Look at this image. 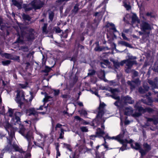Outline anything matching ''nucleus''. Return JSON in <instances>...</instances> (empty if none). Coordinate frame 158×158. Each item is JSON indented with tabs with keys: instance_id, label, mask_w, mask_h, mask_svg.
<instances>
[{
	"instance_id": "obj_56",
	"label": "nucleus",
	"mask_w": 158,
	"mask_h": 158,
	"mask_svg": "<svg viewBox=\"0 0 158 158\" xmlns=\"http://www.w3.org/2000/svg\"><path fill=\"white\" fill-rule=\"evenodd\" d=\"M145 96L147 99H148V102L150 103H152V100L151 97L148 96V94H146L145 95Z\"/></svg>"
},
{
	"instance_id": "obj_9",
	"label": "nucleus",
	"mask_w": 158,
	"mask_h": 158,
	"mask_svg": "<svg viewBox=\"0 0 158 158\" xmlns=\"http://www.w3.org/2000/svg\"><path fill=\"white\" fill-rule=\"evenodd\" d=\"M22 115V113L21 112H16L15 114V118H13V119L15 120H16L15 122V125H16V123H17L18 124H20L21 123V121H20V117Z\"/></svg>"
},
{
	"instance_id": "obj_31",
	"label": "nucleus",
	"mask_w": 158,
	"mask_h": 158,
	"mask_svg": "<svg viewBox=\"0 0 158 158\" xmlns=\"http://www.w3.org/2000/svg\"><path fill=\"white\" fill-rule=\"evenodd\" d=\"M145 111L146 112H147L149 113H153L154 110L153 109L148 107L145 108Z\"/></svg>"
},
{
	"instance_id": "obj_38",
	"label": "nucleus",
	"mask_w": 158,
	"mask_h": 158,
	"mask_svg": "<svg viewBox=\"0 0 158 158\" xmlns=\"http://www.w3.org/2000/svg\"><path fill=\"white\" fill-rule=\"evenodd\" d=\"M113 63L115 69H117L118 67H119L120 66V63L119 62L114 61Z\"/></svg>"
},
{
	"instance_id": "obj_47",
	"label": "nucleus",
	"mask_w": 158,
	"mask_h": 158,
	"mask_svg": "<svg viewBox=\"0 0 158 158\" xmlns=\"http://www.w3.org/2000/svg\"><path fill=\"white\" fill-rule=\"evenodd\" d=\"M81 130L82 132H87L88 131V129L86 127H81Z\"/></svg>"
},
{
	"instance_id": "obj_58",
	"label": "nucleus",
	"mask_w": 158,
	"mask_h": 158,
	"mask_svg": "<svg viewBox=\"0 0 158 158\" xmlns=\"http://www.w3.org/2000/svg\"><path fill=\"white\" fill-rule=\"evenodd\" d=\"M80 41L81 42H83L85 40V37L84 36V35L82 33L81 35L80 36Z\"/></svg>"
},
{
	"instance_id": "obj_23",
	"label": "nucleus",
	"mask_w": 158,
	"mask_h": 158,
	"mask_svg": "<svg viewBox=\"0 0 158 158\" xmlns=\"http://www.w3.org/2000/svg\"><path fill=\"white\" fill-rule=\"evenodd\" d=\"M63 148H66L69 150L70 152H72V148L71 145L70 144L67 143H63Z\"/></svg>"
},
{
	"instance_id": "obj_59",
	"label": "nucleus",
	"mask_w": 158,
	"mask_h": 158,
	"mask_svg": "<svg viewBox=\"0 0 158 158\" xmlns=\"http://www.w3.org/2000/svg\"><path fill=\"white\" fill-rule=\"evenodd\" d=\"M143 88L144 89L146 92L149 90V87L147 85H143Z\"/></svg>"
},
{
	"instance_id": "obj_52",
	"label": "nucleus",
	"mask_w": 158,
	"mask_h": 158,
	"mask_svg": "<svg viewBox=\"0 0 158 158\" xmlns=\"http://www.w3.org/2000/svg\"><path fill=\"white\" fill-rule=\"evenodd\" d=\"M104 63H101V66L103 68H105V67L103 66V64L106 65V64H109L110 62L107 60H104Z\"/></svg>"
},
{
	"instance_id": "obj_21",
	"label": "nucleus",
	"mask_w": 158,
	"mask_h": 158,
	"mask_svg": "<svg viewBox=\"0 0 158 158\" xmlns=\"http://www.w3.org/2000/svg\"><path fill=\"white\" fill-rule=\"evenodd\" d=\"M17 36H18L16 42L18 43H22L23 42V37L22 35H20L19 33L17 34Z\"/></svg>"
},
{
	"instance_id": "obj_24",
	"label": "nucleus",
	"mask_w": 158,
	"mask_h": 158,
	"mask_svg": "<svg viewBox=\"0 0 158 158\" xmlns=\"http://www.w3.org/2000/svg\"><path fill=\"white\" fill-rule=\"evenodd\" d=\"M79 4L77 3L74 6L73 9L72 10V11L75 14H77L79 10Z\"/></svg>"
},
{
	"instance_id": "obj_3",
	"label": "nucleus",
	"mask_w": 158,
	"mask_h": 158,
	"mask_svg": "<svg viewBox=\"0 0 158 158\" xmlns=\"http://www.w3.org/2000/svg\"><path fill=\"white\" fill-rule=\"evenodd\" d=\"M17 94L16 95V101L19 104V106L21 108H22V106L23 104V102L21 101V98L23 100L27 103L28 102V101L25 98L24 93L22 90L20 91L17 90L16 91Z\"/></svg>"
},
{
	"instance_id": "obj_19",
	"label": "nucleus",
	"mask_w": 158,
	"mask_h": 158,
	"mask_svg": "<svg viewBox=\"0 0 158 158\" xmlns=\"http://www.w3.org/2000/svg\"><path fill=\"white\" fill-rule=\"evenodd\" d=\"M134 107L137 110H138V112L141 113L142 114H144L146 113V111H145V108H143L141 106H139L135 105Z\"/></svg>"
},
{
	"instance_id": "obj_61",
	"label": "nucleus",
	"mask_w": 158,
	"mask_h": 158,
	"mask_svg": "<svg viewBox=\"0 0 158 158\" xmlns=\"http://www.w3.org/2000/svg\"><path fill=\"white\" fill-rule=\"evenodd\" d=\"M97 137H98L96 134L95 135H92L90 136V139L93 140H95V138Z\"/></svg>"
},
{
	"instance_id": "obj_20",
	"label": "nucleus",
	"mask_w": 158,
	"mask_h": 158,
	"mask_svg": "<svg viewBox=\"0 0 158 158\" xmlns=\"http://www.w3.org/2000/svg\"><path fill=\"white\" fill-rule=\"evenodd\" d=\"M13 4L15 6L17 7L18 9L20 10L22 8V5L16 0H12Z\"/></svg>"
},
{
	"instance_id": "obj_48",
	"label": "nucleus",
	"mask_w": 158,
	"mask_h": 158,
	"mask_svg": "<svg viewBox=\"0 0 158 158\" xmlns=\"http://www.w3.org/2000/svg\"><path fill=\"white\" fill-rule=\"evenodd\" d=\"M53 90L54 92V96H58L60 92V90L53 89Z\"/></svg>"
},
{
	"instance_id": "obj_7",
	"label": "nucleus",
	"mask_w": 158,
	"mask_h": 158,
	"mask_svg": "<svg viewBox=\"0 0 158 158\" xmlns=\"http://www.w3.org/2000/svg\"><path fill=\"white\" fill-rule=\"evenodd\" d=\"M141 27L142 30L145 32L146 30H152V27L151 25L146 22H143L141 25Z\"/></svg>"
},
{
	"instance_id": "obj_16",
	"label": "nucleus",
	"mask_w": 158,
	"mask_h": 158,
	"mask_svg": "<svg viewBox=\"0 0 158 158\" xmlns=\"http://www.w3.org/2000/svg\"><path fill=\"white\" fill-rule=\"evenodd\" d=\"M19 133H20L21 135L25 138V136L26 134H25L26 131V129L25 128L23 125H20L19 127Z\"/></svg>"
},
{
	"instance_id": "obj_12",
	"label": "nucleus",
	"mask_w": 158,
	"mask_h": 158,
	"mask_svg": "<svg viewBox=\"0 0 158 158\" xmlns=\"http://www.w3.org/2000/svg\"><path fill=\"white\" fill-rule=\"evenodd\" d=\"M136 64V60L130 61L129 59L126 60V65L129 69H131L133 64Z\"/></svg>"
},
{
	"instance_id": "obj_44",
	"label": "nucleus",
	"mask_w": 158,
	"mask_h": 158,
	"mask_svg": "<svg viewBox=\"0 0 158 158\" xmlns=\"http://www.w3.org/2000/svg\"><path fill=\"white\" fill-rule=\"evenodd\" d=\"M89 71L90 72L88 73V75L89 76H91L94 75L96 72L95 71L94 69L90 70Z\"/></svg>"
},
{
	"instance_id": "obj_37",
	"label": "nucleus",
	"mask_w": 158,
	"mask_h": 158,
	"mask_svg": "<svg viewBox=\"0 0 158 158\" xmlns=\"http://www.w3.org/2000/svg\"><path fill=\"white\" fill-rule=\"evenodd\" d=\"M64 130L63 128H61L60 129V134L59 137V139H62L64 137Z\"/></svg>"
},
{
	"instance_id": "obj_34",
	"label": "nucleus",
	"mask_w": 158,
	"mask_h": 158,
	"mask_svg": "<svg viewBox=\"0 0 158 158\" xmlns=\"http://www.w3.org/2000/svg\"><path fill=\"white\" fill-rule=\"evenodd\" d=\"M110 96L112 98L114 99L115 100H119V98H120L119 96H117V95L116 94H113L112 95H110Z\"/></svg>"
},
{
	"instance_id": "obj_18",
	"label": "nucleus",
	"mask_w": 158,
	"mask_h": 158,
	"mask_svg": "<svg viewBox=\"0 0 158 158\" xmlns=\"http://www.w3.org/2000/svg\"><path fill=\"white\" fill-rule=\"evenodd\" d=\"M36 112L34 108L26 110V114L29 116L31 115H35L36 114Z\"/></svg>"
},
{
	"instance_id": "obj_39",
	"label": "nucleus",
	"mask_w": 158,
	"mask_h": 158,
	"mask_svg": "<svg viewBox=\"0 0 158 158\" xmlns=\"http://www.w3.org/2000/svg\"><path fill=\"white\" fill-rule=\"evenodd\" d=\"M139 92L141 94H143L146 92L145 90L144 89L141 87H140L138 89Z\"/></svg>"
},
{
	"instance_id": "obj_42",
	"label": "nucleus",
	"mask_w": 158,
	"mask_h": 158,
	"mask_svg": "<svg viewBox=\"0 0 158 158\" xmlns=\"http://www.w3.org/2000/svg\"><path fill=\"white\" fill-rule=\"evenodd\" d=\"M112 94H115L116 92H118V89H113L110 88V89L109 90Z\"/></svg>"
},
{
	"instance_id": "obj_13",
	"label": "nucleus",
	"mask_w": 158,
	"mask_h": 158,
	"mask_svg": "<svg viewBox=\"0 0 158 158\" xmlns=\"http://www.w3.org/2000/svg\"><path fill=\"white\" fill-rule=\"evenodd\" d=\"M98 137L100 138L103 137V135L105 134V132L100 128H98L97 129V131L96 132Z\"/></svg>"
},
{
	"instance_id": "obj_32",
	"label": "nucleus",
	"mask_w": 158,
	"mask_h": 158,
	"mask_svg": "<svg viewBox=\"0 0 158 158\" xmlns=\"http://www.w3.org/2000/svg\"><path fill=\"white\" fill-rule=\"evenodd\" d=\"M106 105V104L103 102H101L100 101L98 109L100 110H103V109Z\"/></svg>"
},
{
	"instance_id": "obj_49",
	"label": "nucleus",
	"mask_w": 158,
	"mask_h": 158,
	"mask_svg": "<svg viewBox=\"0 0 158 158\" xmlns=\"http://www.w3.org/2000/svg\"><path fill=\"white\" fill-rule=\"evenodd\" d=\"M8 112L9 114V116L11 117H12L14 113L13 110L11 108H9L8 109Z\"/></svg>"
},
{
	"instance_id": "obj_46",
	"label": "nucleus",
	"mask_w": 158,
	"mask_h": 158,
	"mask_svg": "<svg viewBox=\"0 0 158 158\" xmlns=\"http://www.w3.org/2000/svg\"><path fill=\"white\" fill-rule=\"evenodd\" d=\"M152 14L153 13L152 12H148L146 13V15L147 16H150L151 18H154L155 16L154 15H152Z\"/></svg>"
},
{
	"instance_id": "obj_63",
	"label": "nucleus",
	"mask_w": 158,
	"mask_h": 158,
	"mask_svg": "<svg viewBox=\"0 0 158 158\" xmlns=\"http://www.w3.org/2000/svg\"><path fill=\"white\" fill-rule=\"evenodd\" d=\"M77 57L74 56H73L70 59V60L71 61H73L74 62V63H75L76 61H77Z\"/></svg>"
},
{
	"instance_id": "obj_11",
	"label": "nucleus",
	"mask_w": 158,
	"mask_h": 158,
	"mask_svg": "<svg viewBox=\"0 0 158 158\" xmlns=\"http://www.w3.org/2000/svg\"><path fill=\"white\" fill-rule=\"evenodd\" d=\"M148 82L151 85L152 89L158 88V84L157 81H153L151 80H148Z\"/></svg>"
},
{
	"instance_id": "obj_40",
	"label": "nucleus",
	"mask_w": 158,
	"mask_h": 158,
	"mask_svg": "<svg viewBox=\"0 0 158 158\" xmlns=\"http://www.w3.org/2000/svg\"><path fill=\"white\" fill-rule=\"evenodd\" d=\"M20 49L24 52H27L28 51V47L27 46H22L20 47Z\"/></svg>"
},
{
	"instance_id": "obj_51",
	"label": "nucleus",
	"mask_w": 158,
	"mask_h": 158,
	"mask_svg": "<svg viewBox=\"0 0 158 158\" xmlns=\"http://www.w3.org/2000/svg\"><path fill=\"white\" fill-rule=\"evenodd\" d=\"M51 69L50 68L46 66L45 69L43 70V71L45 73H48L50 71Z\"/></svg>"
},
{
	"instance_id": "obj_41",
	"label": "nucleus",
	"mask_w": 158,
	"mask_h": 158,
	"mask_svg": "<svg viewBox=\"0 0 158 158\" xmlns=\"http://www.w3.org/2000/svg\"><path fill=\"white\" fill-rule=\"evenodd\" d=\"M127 84L130 86V89H133L135 88V85L132 84V82L130 81H128L127 82Z\"/></svg>"
},
{
	"instance_id": "obj_10",
	"label": "nucleus",
	"mask_w": 158,
	"mask_h": 158,
	"mask_svg": "<svg viewBox=\"0 0 158 158\" xmlns=\"http://www.w3.org/2000/svg\"><path fill=\"white\" fill-rule=\"evenodd\" d=\"M105 27L106 28H109H109L110 30H112L114 32L117 31L114 24L112 23H110L108 22H107L106 23Z\"/></svg>"
},
{
	"instance_id": "obj_60",
	"label": "nucleus",
	"mask_w": 158,
	"mask_h": 158,
	"mask_svg": "<svg viewBox=\"0 0 158 158\" xmlns=\"http://www.w3.org/2000/svg\"><path fill=\"white\" fill-rule=\"evenodd\" d=\"M121 36L124 40L129 41V39L123 33H122Z\"/></svg>"
},
{
	"instance_id": "obj_2",
	"label": "nucleus",
	"mask_w": 158,
	"mask_h": 158,
	"mask_svg": "<svg viewBox=\"0 0 158 158\" xmlns=\"http://www.w3.org/2000/svg\"><path fill=\"white\" fill-rule=\"evenodd\" d=\"M30 4L32 7H28V4H24L23 8L24 9L25 12L30 11L33 8L35 10H39L43 7L45 3L44 2L41 0H33Z\"/></svg>"
},
{
	"instance_id": "obj_14",
	"label": "nucleus",
	"mask_w": 158,
	"mask_h": 158,
	"mask_svg": "<svg viewBox=\"0 0 158 158\" xmlns=\"http://www.w3.org/2000/svg\"><path fill=\"white\" fill-rule=\"evenodd\" d=\"M102 120V118H97L96 117V118L92 121V126H94L95 124H96L97 126L99 125L101 123Z\"/></svg>"
},
{
	"instance_id": "obj_25",
	"label": "nucleus",
	"mask_w": 158,
	"mask_h": 158,
	"mask_svg": "<svg viewBox=\"0 0 158 158\" xmlns=\"http://www.w3.org/2000/svg\"><path fill=\"white\" fill-rule=\"evenodd\" d=\"M45 98H44L43 100V101L44 102V105H45V103L47 102L48 101V99L49 98H52V97L50 96H49L48 95V94L45 93Z\"/></svg>"
},
{
	"instance_id": "obj_54",
	"label": "nucleus",
	"mask_w": 158,
	"mask_h": 158,
	"mask_svg": "<svg viewBox=\"0 0 158 158\" xmlns=\"http://www.w3.org/2000/svg\"><path fill=\"white\" fill-rule=\"evenodd\" d=\"M99 73L100 75L102 76L103 78H105V74L104 70L101 69L99 71Z\"/></svg>"
},
{
	"instance_id": "obj_6",
	"label": "nucleus",
	"mask_w": 158,
	"mask_h": 158,
	"mask_svg": "<svg viewBox=\"0 0 158 158\" xmlns=\"http://www.w3.org/2000/svg\"><path fill=\"white\" fill-rule=\"evenodd\" d=\"M34 30L31 28L27 31V32L26 34V37L28 41L33 40L35 38L34 34L33 33Z\"/></svg>"
},
{
	"instance_id": "obj_8",
	"label": "nucleus",
	"mask_w": 158,
	"mask_h": 158,
	"mask_svg": "<svg viewBox=\"0 0 158 158\" xmlns=\"http://www.w3.org/2000/svg\"><path fill=\"white\" fill-rule=\"evenodd\" d=\"M122 100L124 101L125 104H132L135 102L134 100L132 99L131 97L128 95L124 96L122 98Z\"/></svg>"
},
{
	"instance_id": "obj_50",
	"label": "nucleus",
	"mask_w": 158,
	"mask_h": 158,
	"mask_svg": "<svg viewBox=\"0 0 158 158\" xmlns=\"http://www.w3.org/2000/svg\"><path fill=\"white\" fill-rule=\"evenodd\" d=\"M4 56L7 59H11V58L12 57L11 54L6 53H4Z\"/></svg>"
},
{
	"instance_id": "obj_5",
	"label": "nucleus",
	"mask_w": 158,
	"mask_h": 158,
	"mask_svg": "<svg viewBox=\"0 0 158 158\" xmlns=\"http://www.w3.org/2000/svg\"><path fill=\"white\" fill-rule=\"evenodd\" d=\"M25 138L27 139L28 142V148L31 149L34 145H32V141L34 139V137L32 135V133L30 131H28L26 134Z\"/></svg>"
},
{
	"instance_id": "obj_55",
	"label": "nucleus",
	"mask_w": 158,
	"mask_h": 158,
	"mask_svg": "<svg viewBox=\"0 0 158 158\" xmlns=\"http://www.w3.org/2000/svg\"><path fill=\"white\" fill-rule=\"evenodd\" d=\"M69 29H66L64 31H63L62 30V34H61L60 35V36L61 38H62V36H63V35L64 34H68V33H69Z\"/></svg>"
},
{
	"instance_id": "obj_26",
	"label": "nucleus",
	"mask_w": 158,
	"mask_h": 158,
	"mask_svg": "<svg viewBox=\"0 0 158 158\" xmlns=\"http://www.w3.org/2000/svg\"><path fill=\"white\" fill-rule=\"evenodd\" d=\"M23 19L24 20H27L30 21L31 19L30 16L28 15H26L25 14H23L22 16Z\"/></svg>"
},
{
	"instance_id": "obj_53",
	"label": "nucleus",
	"mask_w": 158,
	"mask_h": 158,
	"mask_svg": "<svg viewBox=\"0 0 158 158\" xmlns=\"http://www.w3.org/2000/svg\"><path fill=\"white\" fill-rule=\"evenodd\" d=\"M124 6L126 8V10H128L131 9V6L130 5L126 3H125L124 4Z\"/></svg>"
},
{
	"instance_id": "obj_27",
	"label": "nucleus",
	"mask_w": 158,
	"mask_h": 158,
	"mask_svg": "<svg viewBox=\"0 0 158 158\" xmlns=\"http://www.w3.org/2000/svg\"><path fill=\"white\" fill-rule=\"evenodd\" d=\"M131 20L132 22L133 23H135L138 20V18L135 14H134L132 15Z\"/></svg>"
},
{
	"instance_id": "obj_36",
	"label": "nucleus",
	"mask_w": 158,
	"mask_h": 158,
	"mask_svg": "<svg viewBox=\"0 0 158 158\" xmlns=\"http://www.w3.org/2000/svg\"><path fill=\"white\" fill-rule=\"evenodd\" d=\"M47 23H44L43 27H42V31L43 32L48 33L47 31Z\"/></svg>"
},
{
	"instance_id": "obj_28",
	"label": "nucleus",
	"mask_w": 158,
	"mask_h": 158,
	"mask_svg": "<svg viewBox=\"0 0 158 158\" xmlns=\"http://www.w3.org/2000/svg\"><path fill=\"white\" fill-rule=\"evenodd\" d=\"M53 29L56 33L58 34L62 32V30H61L59 27H54Z\"/></svg>"
},
{
	"instance_id": "obj_4",
	"label": "nucleus",
	"mask_w": 158,
	"mask_h": 158,
	"mask_svg": "<svg viewBox=\"0 0 158 158\" xmlns=\"http://www.w3.org/2000/svg\"><path fill=\"white\" fill-rule=\"evenodd\" d=\"M4 127L10 137L13 138L15 136V129L12 125L7 122L6 123Z\"/></svg>"
},
{
	"instance_id": "obj_43",
	"label": "nucleus",
	"mask_w": 158,
	"mask_h": 158,
	"mask_svg": "<svg viewBox=\"0 0 158 158\" xmlns=\"http://www.w3.org/2000/svg\"><path fill=\"white\" fill-rule=\"evenodd\" d=\"M117 100L114 103V104L115 106H116L118 107L119 106L118 105V103H120L121 102V100L120 98H119V100L118 99H116Z\"/></svg>"
},
{
	"instance_id": "obj_17",
	"label": "nucleus",
	"mask_w": 158,
	"mask_h": 158,
	"mask_svg": "<svg viewBox=\"0 0 158 158\" xmlns=\"http://www.w3.org/2000/svg\"><path fill=\"white\" fill-rule=\"evenodd\" d=\"M104 14V13L102 12V11L96 12L93 15V16L96 17H98V20L99 21L101 20Z\"/></svg>"
},
{
	"instance_id": "obj_35",
	"label": "nucleus",
	"mask_w": 158,
	"mask_h": 158,
	"mask_svg": "<svg viewBox=\"0 0 158 158\" xmlns=\"http://www.w3.org/2000/svg\"><path fill=\"white\" fill-rule=\"evenodd\" d=\"M120 143L122 144L123 146L125 148H126L127 146V142L125 141V139H122L120 141Z\"/></svg>"
},
{
	"instance_id": "obj_15",
	"label": "nucleus",
	"mask_w": 158,
	"mask_h": 158,
	"mask_svg": "<svg viewBox=\"0 0 158 158\" xmlns=\"http://www.w3.org/2000/svg\"><path fill=\"white\" fill-rule=\"evenodd\" d=\"M12 147L13 148H14L15 151L18 152H19L22 153H24L25 152L23 151V149L21 148H19V147L17 145L13 144L12 145Z\"/></svg>"
},
{
	"instance_id": "obj_29",
	"label": "nucleus",
	"mask_w": 158,
	"mask_h": 158,
	"mask_svg": "<svg viewBox=\"0 0 158 158\" xmlns=\"http://www.w3.org/2000/svg\"><path fill=\"white\" fill-rule=\"evenodd\" d=\"M54 16V13L52 11H51V13H49V19L51 21H52Z\"/></svg>"
},
{
	"instance_id": "obj_62",
	"label": "nucleus",
	"mask_w": 158,
	"mask_h": 158,
	"mask_svg": "<svg viewBox=\"0 0 158 158\" xmlns=\"http://www.w3.org/2000/svg\"><path fill=\"white\" fill-rule=\"evenodd\" d=\"M81 114H83L85 116H86L88 114L87 111L85 110H81Z\"/></svg>"
},
{
	"instance_id": "obj_57",
	"label": "nucleus",
	"mask_w": 158,
	"mask_h": 158,
	"mask_svg": "<svg viewBox=\"0 0 158 158\" xmlns=\"http://www.w3.org/2000/svg\"><path fill=\"white\" fill-rule=\"evenodd\" d=\"M74 118L75 119L79 121H84V120L82 118H80L79 116H76L74 117Z\"/></svg>"
},
{
	"instance_id": "obj_33",
	"label": "nucleus",
	"mask_w": 158,
	"mask_h": 158,
	"mask_svg": "<svg viewBox=\"0 0 158 158\" xmlns=\"http://www.w3.org/2000/svg\"><path fill=\"white\" fill-rule=\"evenodd\" d=\"M123 137L121 135V133H120L119 135L115 136V140L120 142V141L122 139H121V138Z\"/></svg>"
},
{
	"instance_id": "obj_1",
	"label": "nucleus",
	"mask_w": 158,
	"mask_h": 158,
	"mask_svg": "<svg viewBox=\"0 0 158 158\" xmlns=\"http://www.w3.org/2000/svg\"><path fill=\"white\" fill-rule=\"evenodd\" d=\"M135 146H133V144H131V148L136 150H139L141 154L140 157H143L147 153L151 150V147L150 145L148 144L147 143H144L143 144V147L144 149L141 148L140 145L137 142L135 143Z\"/></svg>"
},
{
	"instance_id": "obj_64",
	"label": "nucleus",
	"mask_w": 158,
	"mask_h": 158,
	"mask_svg": "<svg viewBox=\"0 0 158 158\" xmlns=\"http://www.w3.org/2000/svg\"><path fill=\"white\" fill-rule=\"evenodd\" d=\"M153 123L155 125L158 123V118H154L153 120Z\"/></svg>"
},
{
	"instance_id": "obj_22",
	"label": "nucleus",
	"mask_w": 158,
	"mask_h": 158,
	"mask_svg": "<svg viewBox=\"0 0 158 158\" xmlns=\"http://www.w3.org/2000/svg\"><path fill=\"white\" fill-rule=\"evenodd\" d=\"M104 114V110H98V114L96 116V118H102Z\"/></svg>"
},
{
	"instance_id": "obj_30",
	"label": "nucleus",
	"mask_w": 158,
	"mask_h": 158,
	"mask_svg": "<svg viewBox=\"0 0 158 158\" xmlns=\"http://www.w3.org/2000/svg\"><path fill=\"white\" fill-rule=\"evenodd\" d=\"M11 62V61L10 60H6L2 61V63L4 66H7L9 65L10 63Z\"/></svg>"
},
{
	"instance_id": "obj_45",
	"label": "nucleus",
	"mask_w": 158,
	"mask_h": 158,
	"mask_svg": "<svg viewBox=\"0 0 158 158\" xmlns=\"http://www.w3.org/2000/svg\"><path fill=\"white\" fill-rule=\"evenodd\" d=\"M19 58V56H12V57L11 58V59L14 60L18 61L20 60Z\"/></svg>"
}]
</instances>
